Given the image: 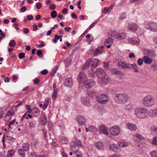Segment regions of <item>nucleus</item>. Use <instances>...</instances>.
Listing matches in <instances>:
<instances>
[{
    "instance_id": "f257e3e1",
    "label": "nucleus",
    "mask_w": 157,
    "mask_h": 157,
    "mask_svg": "<svg viewBox=\"0 0 157 157\" xmlns=\"http://www.w3.org/2000/svg\"><path fill=\"white\" fill-rule=\"evenodd\" d=\"M96 74L99 78V82L101 84L105 85L107 83L108 81V77L103 69L98 68L96 70Z\"/></svg>"
},
{
    "instance_id": "f03ea898",
    "label": "nucleus",
    "mask_w": 157,
    "mask_h": 157,
    "mask_svg": "<svg viewBox=\"0 0 157 157\" xmlns=\"http://www.w3.org/2000/svg\"><path fill=\"white\" fill-rule=\"evenodd\" d=\"M135 116L137 118L143 119L149 116L148 110L144 108L138 107L134 110Z\"/></svg>"
},
{
    "instance_id": "7ed1b4c3",
    "label": "nucleus",
    "mask_w": 157,
    "mask_h": 157,
    "mask_svg": "<svg viewBox=\"0 0 157 157\" xmlns=\"http://www.w3.org/2000/svg\"><path fill=\"white\" fill-rule=\"evenodd\" d=\"M129 97L128 95L124 93L117 94L114 97V100L115 102L120 104L126 103Z\"/></svg>"
},
{
    "instance_id": "20e7f679",
    "label": "nucleus",
    "mask_w": 157,
    "mask_h": 157,
    "mask_svg": "<svg viewBox=\"0 0 157 157\" xmlns=\"http://www.w3.org/2000/svg\"><path fill=\"white\" fill-rule=\"evenodd\" d=\"M153 97L150 95H148L143 98L142 102L145 106L149 107L153 105Z\"/></svg>"
},
{
    "instance_id": "39448f33",
    "label": "nucleus",
    "mask_w": 157,
    "mask_h": 157,
    "mask_svg": "<svg viewBox=\"0 0 157 157\" xmlns=\"http://www.w3.org/2000/svg\"><path fill=\"white\" fill-rule=\"evenodd\" d=\"M78 145L76 141L72 142L71 143L70 147L71 150L73 152V153L75 154L77 157H82V152L78 150H76L75 151L74 150V148L76 146Z\"/></svg>"
},
{
    "instance_id": "423d86ee",
    "label": "nucleus",
    "mask_w": 157,
    "mask_h": 157,
    "mask_svg": "<svg viewBox=\"0 0 157 157\" xmlns=\"http://www.w3.org/2000/svg\"><path fill=\"white\" fill-rule=\"evenodd\" d=\"M146 29L154 32H157V24L151 22L146 23L145 25Z\"/></svg>"
},
{
    "instance_id": "0eeeda50",
    "label": "nucleus",
    "mask_w": 157,
    "mask_h": 157,
    "mask_svg": "<svg viewBox=\"0 0 157 157\" xmlns=\"http://www.w3.org/2000/svg\"><path fill=\"white\" fill-rule=\"evenodd\" d=\"M97 100L98 102L101 103H106L108 101V98L105 94L98 95L97 97Z\"/></svg>"
},
{
    "instance_id": "6e6552de",
    "label": "nucleus",
    "mask_w": 157,
    "mask_h": 157,
    "mask_svg": "<svg viewBox=\"0 0 157 157\" xmlns=\"http://www.w3.org/2000/svg\"><path fill=\"white\" fill-rule=\"evenodd\" d=\"M110 134L113 136H118L120 133V129L118 126H114L109 129Z\"/></svg>"
},
{
    "instance_id": "1a4fd4ad",
    "label": "nucleus",
    "mask_w": 157,
    "mask_h": 157,
    "mask_svg": "<svg viewBox=\"0 0 157 157\" xmlns=\"http://www.w3.org/2000/svg\"><path fill=\"white\" fill-rule=\"evenodd\" d=\"M95 85L94 81L92 79H88L84 81V86L86 88H88L94 86Z\"/></svg>"
},
{
    "instance_id": "9d476101",
    "label": "nucleus",
    "mask_w": 157,
    "mask_h": 157,
    "mask_svg": "<svg viewBox=\"0 0 157 157\" xmlns=\"http://www.w3.org/2000/svg\"><path fill=\"white\" fill-rule=\"evenodd\" d=\"M99 132L105 135L108 134V130L107 127L104 124H101L99 127Z\"/></svg>"
},
{
    "instance_id": "9b49d317",
    "label": "nucleus",
    "mask_w": 157,
    "mask_h": 157,
    "mask_svg": "<svg viewBox=\"0 0 157 157\" xmlns=\"http://www.w3.org/2000/svg\"><path fill=\"white\" fill-rule=\"evenodd\" d=\"M86 75L85 73L83 72H80L78 77V82L80 83H83L84 81L86 80Z\"/></svg>"
},
{
    "instance_id": "f8f14e48",
    "label": "nucleus",
    "mask_w": 157,
    "mask_h": 157,
    "mask_svg": "<svg viewBox=\"0 0 157 157\" xmlns=\"http://www.w3.org/2000/svg\"><path fill=\"white\" fill-rule=\"evenodd\" d=\"M72 79L71 78H67L65 79L64 84L66 86L71 87L72 86Z\"/></svg>"
},
{
    "instance_id": "ddd939ff",
    "label": "nucleus",
    "mask_w": 157,
    "mask_h": 157,
    "mask_svg": "<svg viewBox=\"0 0 157 157\" xmlns=\"http://www.w3.org/2000/svg\"><path fill=\"white\" fill-rule=\"evenodd\" d=\"M127 27L128 29L132 31H136L138 29V26L137 25L132 23L128 24Z\"/></svg>"
},
{
    "instance_id": "4468645a",
    "label": "nucleus",
    "mask_w": 157,
    "mask_h": 157,
    "mask_svg": "<svg viewBox=\"0 0 157 157\" xmlns=\"http://www.w3.org/2000/svg\"><path fill=\"white\" fill-rule=\"evenodd\" d=\"M119 66L123 68L130 69V64L126 63L123 62H119L118 63Z\"/></svg>"
},
{
    "instance_id": "2eb2a0df",
    "label": "nucleus",
    "mask_w": 157,
    "mask_h": 157,
    "mask_svg": "<svg viewBox=\"0 0 157 157\" xmlns=\"http://www.w3.org/2000/svg\"><path fill=\"white\" fill-rule=\"evenodd\" d=\"M126 126L127 128L131 131H135L137 129L136 125L133 124L128 123L126 124Z\"/></svg>"
},
{
    "instance_id": "dca6fc26",
    "label": "nucleus",
    "mask_w": 157,
    "mask_h": 157,
    "mask_svg": "<svg viewBox=\"0 0 157 157\" xmlns=\"http://www.w3.org/2000/svg\"><path fill=\"white\" fill-rule=\"evenodd\" d=\"M113 42V40L112 38H108L106 40L105 45L108 48H109L112 44Z\"/></svg>"
},
{
    "instance_id": "f3484780",
    "label": "nucleus",
    "mask_w": 157,
    "mask_h": 157,
    "mask_svg": "<svg viewBox=\"0 0 157 157\" xmlns=\"http://www.w3.org/2000/svg\"><path fill=\"white\" fill-rule=\"evenodd\" d=\"M128 40L130 44H138L140 42L139 40L137 38H129L128 39Z\"/></svg>"
},
{
    "instance_id": "a211bd4d",
    "label": "nucleus",
    "mask_w": 157,
    "mask_h": 157,
    "mask_svg": "<svg viewBox=\"0 0 157 157\" xmlns=\"http://www.w3.org/2000/svg\"><path fill=\"white\" fill-rule=\"evenodd\" d=\"M143 60L144 63L147 64H151L152 62V59L147 56H144L143 58Z\"/></svg>"
},
{
    "instance_id": "6ab92c4d",
    "label": "nucleus",
    "mask_w": 157,
    "mask_h": 157,
    "mask_svg": "<svg viewBox=\"0 0 157 157\" xmlns=\"http://www.w3.org/2000/svg\"><path fill=\"white\" fill-rule=\"evenodd\" d=\"M77 120L80 125H82L85 122V118L81 116H78Z\"/></svg>"
},
{
    "instance_id": "aec40b11",
    "label": "nucleus",
    "mask_w": 157,
    "mask_h": 157,
    "mask_svg": "<svg viewBox=\"0 0 157 157\" xmlns=\"http://www.w3.org/2000/svg\"><path fill=\"white\" fill-rule=\"evenodd\" d=\"M109 148L110 150L115 152L117 151V150L119 149L117 145L114 144H110L109 145Z\"/></svg>"
},
{
    "instance_id": "412c9836",
    "label": "nucleus",
    "mask_w": 157,
    "mask_h": 157,
    "mask_svg": "<svg viewBox=\"0 0 157 157\" xmlns=\"http://www.w3.org/2000/svg\"><path fill=\"white\" fill-rule=\"evenodd\" d=\"M96 147L99 149H103L104 148V145L103 143L100 142H98L95 143Z\"/></svg>"
},
{
    "instance_id": "4be33fe9",
    "label": "nucleus",
    "mask_w": 157,
    "mask_h": 157,
    "mask_svg": "<svg viewBox=\"0 0 157 157\" xmlns=\"http://www.w3.org/2000/svg\"><path fill=\"white\" fill-rule=\"evenodd\" d=\"M103 47H100L97 48L96 50L95 53H94V55L96 56H98L99 54H101L102 53V48Z\"/></svg>"
},
{
    "instance_id": "5701e85b",
    "label": "nucleus",
    "mask_w": 157,
    "mask_h": 157,
    "mask_svg": "<svg viewBox=\"0 0 157 157\" xmlns=\"http://www.w3.org/2000/svg\"><path fill=\"white\" fill-rule=\"evenodd\" d=\"M117 38L119 40H122L125 38L126 37V35L124 33H120L117 34L116 36Z\"/></svg>"
},
{
    "instance_id": "b1692460",
    "label": "nucleus",
    "mask_w": 157,
    "mask_h": 157,
    "mask_svg": "<svg viewBox=\"0 0 157 157\" xmlns=\"http://www.w3.org/2000/svg\"><path fill=\"white\" fill-rule=\"evenodd\" d=\"M118 145L120 147H127L128 144L127 142L123 141H119L118 143Z\"/></svg>"
},
{
    "instance_id": "393cba45",
    "label": "nucleus",
    "mask_w": 157,
    "mask_h": 157,
    "mask_svg": "<svg viewBox=\"0 0 157 157\" xmlns=\"http://www.w3.org/2000/svg\"><path fill=\"white\" fill-rule=\"evenodd\" d=\"M59 140L62 144H67L69 142L68 140L63 137H60Z\"/></svg>"
},
{
    "instance_id": "a878e982",
    "label": "nucleus",
    "mask_w": 157,
    "mask_h": 157,
    "mask_svg": "<svg viewBox=\"0 0 157 157\" xmlns=\"http://www.w3.org/2000/svg\"><path fill=\"white\" fill-rule=\"evenodd\" d=\"M150 115L152 117L157 116V109H155L150 110Z\"/></svg>"
},
{
    "instance_id": "bb28decb",
    "label": "nucleus",
    "mask_w": 157,
    "mask_h": 157,
    "mask_svg": "<svg viewBox=\"0 0 157 157\" xmlns=\"http://www.w3.org/2000/svg\"><path fill=\"white\" fill-rule=\"evenodd\" d=\"M72 57L71 56H69L65 60V64L67 66H69L71 63Z\"/></svg>"
},
{
    "instance_id": "cd10ccee",
    "label": "nucleus",
    "mask_w": 157,
    "mask_h": 157,
    "mask_svg": "<svg viewBox=\"0 0 157 157\" xmlns=\"http://www.w3.org/2000/svg\"><path fill=\"white\" fill-rule=\"evenodd\" d=\"M90 62V59H89L88 60H87L82 67V69L83 70H85L88 68L89 67Z\"/></svg>"
},
{
    "instance_id": "c85d7f7f",
    "label": "nucleus",
    "mask_w": 157,
    "mask_h": 157,
    "mask_svg": "<svg viewBox=\"0 0 157 157\" xmlns=\"http://www.w3.org/2000/svg\"><path fill=\"white\" fill-rule=\"evenodd\" d=\"M92 65L93 67H95L99 64V61L96 59H94L92 61Z\"/></svg>"
},
{
    "instance_id": "c756f323",
    "label": "nucleus",
    "mask_w": 157,
    "mask_h": 157,
    "mask_svg": "<svg viewBox=\"0 0 157 157\" xmlns=\"http://www.w3.org/2000/svg\"><path fill=\"white\" fill-rule=\"evenodd\" d=\"M18 153L20 157H25V156L24 151L21 148L18 150Z\"/></svg>"
},
{
    "instance_id": "7c9ffc66",
    "label": "nucleus",
    "mask_w": 157,
    "mask_h": 157,
    "mask_svg": "<svg viewBox=\"0 0 157 157\" xmlns=\"http://www.w3.org/2000/svg\"><path fill=\"white\" fill-rule=\"evenodd\" d=\"M133 138L136 141L138 140H143L144 139V137L138 134H136L134 136Z\"/></svg>"
},
{
    "instance_id": "2f4dec72",
    "label": "nucleus",
    "mask_w": 157,
    "mask_h": 157,
    "mask_svg": "<svg viewBox=\"0 0 157 157\" xmlns=\"http://www.w3.org/2000/svg\"><path fill=\"white\" fill-rule=\"evenodd\" d=\"M151 132L152 134L157 135V127L154 126H152L151 128Z\"/></svg>"
},
{
    "instance_id": "473e14b6",
    "label": "nucleus",
    "mask_w": 157,
    "mask_h": 157,
    "mask_svg": "<svg viewBox=\"0 0 157 157\" xmlns=\"http://www.w3.org/2000/svg\"><path fill=\"white\" fill-rule=\"evenodd\" d=\"M15 153V151L13 150H10L8 151V154L6 155L7 157H12Z\"/></svg>"
},
{
    "instance_id": "72a5a7b5",
    "label": "nucleus",
    "mask_w": 157,
    "mask_h": 157,
    "mask_svg": "<svg viewBox=\"0 0 157 157\" xmlns=\"http://www.w3.org/2000/svg\"><path fill=\"white\" fill-rule=\"evenodd\" d=\"M47 121V119L46 117L43 116H42L41 120L40 123L42 125H44L46 124Z\"/></svg>"
},
{
    "instance_id": "f704fd0d",
    "label": "nucleus",
    "mask_w": 157,
    "mask_h": 157,
    "mask_svg": "<svg viewBox=\"0 0 157 157\" xmlns=\"http://www.w3.org/2000/svg\"><path fill=\"white\" fill-rule=\"evenodd\" d=\"M22 147L24 151H27L29 148V145L28 143H25L23 144Z\"/></svg>"
},
{
    "instance_id": "c9c22d12",
    "label": "nucleus",
    "mask_w": 157,
    "mask_h": 157,
    "mask_svg": "<svg viewBox=\"0 0 157 157\" xmlns=\"http://www.w3.org/2000/svg\"><path fill=\"white\" fill-rule=\"evenodd\" d=\"M57 90H54V91L52 94V97L53 99H55L56 98L57 94Z\"/></svg>"
},
{
    "instance_id": "e433bc0d",
    "label": "nucleus",
    "mask_w": 157,
    "mask_h": 157,
    "mask_svg": "<svg viewBox=\"0 0 157 157\" xmlns=\"http://www.w3.org/2000/svg\"><path fill=\"white\" fill-rule=\"evenodd\" d=\"M39 111L37 109L34 108L32 109V113L35 114V115L36 116L38 115L39 114Z\"/></svg>"
},
{
    "instance_id": "4c0bfd02",
    "label": "nucleus",
    "mask_w": 157,
    "mask_h": 157,
    "mask_svg": "<svg viewBox=\"0 0 157 157\" xmlns=\"http://www.w3.org/2000/svg\"><path fill=\"white\" fill-rule=\"evenodd\" d=\"M16 44V42L15 40H11L9 43V45L11 47H14Z\"/></svg>"
},
{
    "instance_id": "58836bf2",
    "label": "nucleus",
    "mask_w": 157,
    "mask_h": 157,
    "mask_svg": "<svg viewBox=\"0 0 157 157\" xmlns=\"http://www.w3.org/2000/svg\"><path fill=\"white\" fill-rule=\"evenodd\" d=\"M48 103L49 102L48 100H46L44 101L43 104V109H45L48 106Z\"/></svg>"
},
{
    "instance_id": "ea45409f",
    "label": "nucleus",
    "mask_w": 157,
    "mask_h": 157,
    "mask_svg": "<svg viewBox=\"0 0 157 157\" xmlns=\"http://www.w3.org/2000/svg\"><path fill=\"white\" fill-rule=\"evenodd\" d=\"M134 108L133 106L131 105H128L126 106V109L129 111H131L133 110Z\"/></svg>"
},
{
    "instance_id": "a19ab883",
    "label": "nucleus",
    "mask_w": 157,
    "mask_h": 157,
    "mask_svg": "<svg viewBox=\"0 0 157 157\" xmlns=\"http://www.w3.org/2000/svg\"><path fill=\"white\" fill-rule=\"evenodd\" d=\"M114 6V5H112L109 7L108 8H105V10L106 13L110 11L113 8Z\"/></svg>"
},
{
    "instance_id": "79ce46f5",
    "label": "nucleus",
    "mask_w": 157,
    "mask_h": 157,
    "mask_svg": "<svg viewBox=\"0 0 157 157\" xmlns=\"http://www.w3.org/2000/svg\"><path fill=\"white\" fill-rule=\"evenodd\" d=\"M14 113L13 110H10L8 111L6 114V115L7 116H12Z\"/></svg>"
},
{
    "instance_id": "37998d69",
    "label": "nucleus",
    "mask_w": 157,
    "mask_h": 157,
    "mask_svg": "<svg viewBox=\"0 0 157 157\" xmlns=\"http://www.w3.org/2000/svg\"><path fill=\"white\" fill-rule=\"evenodd\" d=\"M89 131H90L91 132H96L97 131V129L94 126H91L89 128Z\"/></svg>"
},
{
    "instance_id": "c03bdc74",
    "label": "nucleus",
    "mask_w": 157,
    "mask_h": 157,
    "mask_svg": "<svg viewBox=\"0 0 157 157\" xmlns=\"http://www.w3.org/2000/svg\"><path fill=\"white\" fill-rule=\"evenodd\" d=\"M25 107H26V109L27 110V111L26 112V113H29L31 112H32V109H31L30 107L29 106V105H25Z\"/></svg>"
},
{
    "instance_id": "a18cd8bd",
    "label": "nucleus",
    "mask_w": 157,
    "mask_h": 157,
    "mask_svg": "<svg viewBox=\"0 0 157 157\" xmlns=\"http://www.w3.org/2000/svg\"><path fill=\"white\" fill-rule=\"evenodd\" d=\"M151 157H157V151H154L151 153Z\"/></svg>"
},
{
    "instance_id": "49530a36",
    "label": "nucleus",
    "mask_w": 157,
    "mask_h": 157,
    "mask_svg": "<svg viewBox=\"0 0 157 157\" xmlns=\"http://www.w3.org/2000/svg\"><path fill=\"white\" fill-rule=\"evenodd\" d=\"M130 66H132L134 68L136 72H138V68L137 67V66L136 64H130Z\"/></svg>"
},
{
    "instance_id": "de8ad7c7",
    "label": "nucleus",
    "mask_w": 157,
    "mask_h": 157,
    "mask_svg": "<svg viewBox=\"0 0 157 157\" xmlns=\"http://www.w3.org/2000/svg\"><path fill=\"white\" fill-rule=\"evenodd\" d=\"M51 15L52 18H54L57 16V13L55 11H53L52 12Z\"/></svg>"
},
{
    "instance_id": "09e8293b",
    "label": "nucleus",
    "mask_w": 157,
    "mask_h": 157,
    "mask_svg": "<svg viewBox=\"0 0 157 157\" xmlns=\"http://www.w3.org/2000/svg\"><path fill=\"white\" fill-rule=\"evenodd\" d=\"M27 113H26L23 116L22 118H25L26 119H28V117H29L30 118H31L32 117V116L31 115L27 114Z\"/></svg>"
},
{
    "instance_id": "8fccbe9b",
    "label": "nucleus",
    "mask_w": 157,
    "mask_h": 157,
    "mask_svg": "<svg viewBox=\"0 0 157 157\" xmlns=\"http://www.w3.org/2000/svg\"><path fill=\"white\" fill-rule=\"evenodd\" d=\"M152 143L154 144H155L157 145V137H154L152 141Z\"/></svg>"
},
{
    "instance_id": "3c124183",
    "label": "nucleus",
    "mask_w": 157,
    "mask_h": 157,
    "mask_svg": "<svg viewBox=\"0 0 157 157\" xmlns=\"http://www.w3.org/2000/svg\"><path fill=\"white\" fill-rule=\"evenodd\" d=\"M37 54L39 57H43L41 50L40 49L38 50L37 52Z\"/></svg>"
},
{
    "instance_id": "603ef678",
    "label": "nucleus",
    "mask_w": 157,
    "mask_h": 157,
    "mask_svg": "<svg viewBox=\"0 0 157 157\" xmlns=\"http://www.w3.org/2000/svg\"><path fill=\"white\" fill-rule=\"evenodd\" d=\"M35 122L34 121H32L29 122V125L30 128H33L35 127Z\"/></svg>"
},
{
    "instance_id": "864d4df0",
    "label": "nucleus",
    "mask_w": 157,
    "mask_h": 157,
    "mask_svg": "<svg viewBox=\"0 0 157 157\" xmlns=\"http://www.w3.org/2000/svg\"><path fill=\"white\" fill-rule=\"evenodd\" d=\"M143 59L140 58L137 61V63L139 65H141L143 64Z\"/></svg>"
},
{
    "instance_id": "5fc2aeb1",
    "label": "nucleus",
    "mask_w": 157,
    "mask_h": 157,
    "mask_svg": "<svg viewBox=\"0 0 157 157\" xmlns=\"http://www.w3.org/2000/svg\"><path fill=\"white\" fill-rule=\"evenodd\" d=\"M25 54L23 53H20L19 55V58L21 59L24 58Z\"/></svg>"
},
{
    "instance_id": "6e6d98bb",
    "label": "nucleus",
    "mask_w": 157,
    "mask_h": 157,
    "mask_svg": "<svg viewBox=\"0 0 157 157\" xmlns=\"http://www.w3.org/2000/svg\"><path fill=\"white\" fill-rule=\"evenodd\" d=\"M104 67L105 69L107 70L109 67V64L108 63H104Z\"/></svg>"
},
{
    "instance_id": "4d7b16f0",
    "label": "nucleus",
    "mask_w": 157,
    "mask_h": 157,
    "mask_svg": "<svg viewBox=\"0 0 157 157\" xmlns=\"http://www.w3.org/2000/svg\"><path fill=\"white\" fill-rule=\"evenodd\" d=\"M34 84L35 85L38 84L39 83V80L38 78H36L33 80Z\"/></svg>"
},
{
    "instance_id": "13d9d810",
    "label": "nucleus",
    "mask_w": 157,
    "mask_h": 157,
    "mask_svg": "<svg viewBox=\"0 0 157 157\" xmlns=\"http://www.w3.org/2000/svg\"><path fill=\"white\" fill-rule=\"evenodd\" d=\"M41 6V4L40 3H37L36 4V8L38 9H40Z\"/></svg>"
},
{
    "instance_id": "bf43d9fd",
    "label": "nucleus",
    "mask_w": 157,
    "mask_h": 157,
    "mask_svg": "<svg viewBox=\"0 0 157 157\" xmlns=\"http://www.w3.org/2000/svg\"><path fill=\"white\" fill-rule=\"evenodd\" d=\"M56 8V6L54 4H51L49 7V9L51 10H54Z\"/></svg>"
},
{
    "instance_id": "052dcab7",
    "label": "nucleus",
    "mask_w": 157,
    "mask_h": 157,
    "mask_svg": "<svg viewBox=\"0 0 157 157\" xmlns=\"http://www.w3.org/2000/svg\"><path fill=\"white\" fill-rule=\"evenodd\" d=\"M40 73L44 75L48 73V71L47 70L44 69L43 71H41Z\"/></svg>"
},
{
    "instance_id": "680f3d73",
    "label": "nucleus",
    "mask_w": 157,
    "mask_h": 157,
    "mask_svg": "<svg viewBox=\"0 0 157 157\" xmlns=\"http://www.w3.org/2000/svg\"><path fill=\"white\" fill-rule=\"evenodd\" d=\"M15 121V119H14V120L12 121H11L10 122V123L8 125V127L9 128H11V125L13 124Z\"/></svg>"
},
{
    "instance_id": "e2e57ef3",
    "label": "nucleus",
    "mask_w": 157,
    "mask_h": 157,
    "mask_svg": "<svg viewBox=\"0 0 157 157\" xmlns=\"http://www.w3.org/2000/svg\"><path fill=\"white\" fill-rule=\"evenodd\" d=\"M60 36H57V35H55V40H54V42L55 43H56L57 40L59 39L60 38Z\"/></svg>"
},
{
    "instance_id": "0e129e2a",
    "label": "nucleus",
    "mask_w": 157,
    "mask_h": 157,
    "mask_svg": "<svg viewBox=\"0 0 157 157\" xmlns=\"http://www.w3.org/2000/svg\"><path fill=\"white\" fill-rule=\"evenodd\" d=\"M21 11L22 13L26 11V8L25 6H23L21 8Z\"/></svg>"
},
{
    "instance_id": "69168bd1",
    "label": "nucleus",
    "mask_w": 157,
    "mask_h": 157,
    "mask_svg": "<svg viewBox=\"0 0 157 157\" xmlns=\"http://www.w3.org/2000/svg\"><path fill=\"white\" fill-rule=\"evenodd\" d=\"M67 8L63 9L62 11V13L63 14H65L67 13Z\"/></svg>"
},
{
    "instance_id": "338daca9",
    "label": "nucleus",
    "mask_w": 157,
    "mask_h": 157,
    "mask_svg": "<svg viewBox=\"0 0 157 157\" xmlns=\"http://www.w3.org/2000/svg\"><path fill=\"white\" fill-rule=\"evenodd\" d=\"M23 31V33L25 34L28 33L29 32V29H28L26 28H24V29Z\"/></svg>"
},
{
    "instance_id": "774afa93",
    "label": "nucleus",
    "mask_w": 157,
    "mask_h": 157,
    "mask_svg": "<svg viewBox=\"0 0 157 157\" xmlns=\"http://www.w3.org/2000/svg\"><path fill=\"white\" fill-rule=\"evenodd\" d=\"M27 18L29 20H31L33 19V17L32 15H29L27 16Z\"/></svg>"
}]
</instances>
